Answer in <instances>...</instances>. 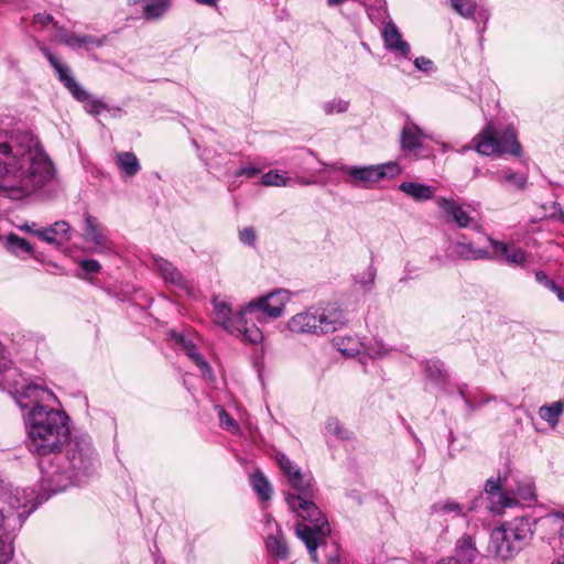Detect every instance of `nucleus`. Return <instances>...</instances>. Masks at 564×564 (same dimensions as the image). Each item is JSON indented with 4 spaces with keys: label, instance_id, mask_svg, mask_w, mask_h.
<instances>
[{
    "label": "nucleus",
    "instance_id": "f257e3e1",
    "mask_svg": "<svg viewBox=\"0 0 564 564\" xmlns=\"http://www.w3.org/2000/svg\"><path fill=\"white\" fill-rule=\"evenodd\" d=\"M53 176V163L31 132L0 129V196L22 199Z\"/></svg>",
    "mask_w": 564,
    "mask_h": 564
},
{
    "label": "nucleus",
    "instance_id": "f03ea898",
    "mask_svg": "<svg viewBox=\"0 0 564 564\" xmlns=\"http://www.w3.org/2000/svg\"><path fill=\"white\" fill-rule=\"evenodd\" d=\"M65 444V453L59 449L39 462L40 488L47 494L61 492L73 485L80 486L95 471L96 452L88 434L69 436Z\"/></svg>",
    "mask_w": 564,
    "mask_h": 564
},
{
    "label": "nucleus",
    "instance_id": "7ed1b4c3",
    "mask_svg": "<svg viewBox=\"0 0 564 564\" xmlns=\"http://www.w3.org/2000/svg\"><path fill=\"white\" fill-rule=\"evenodd\" d=\"M275 459L290 486L299 492V495L288 494L285 496L289 508L304 521L296 524V535L304 542L312 557L316 560V534L328 532L329 524L318 507L312 501L314 497L313 478L310 474L302 473L301 468L285 454L278 453Z\"/></svg>",
    "mask_w": 564,
    "mask_h": 564
},
{
    "label": "nucleus",
    "instance_id": "20e7f679",
    "mask_svg": "<svg viewBox=\"0 0 564 564\" xmlns=\"http://www.w3.org/2000/svg\"><path fill=\"white\" fill-rule=\"evenodd\" d=\"M52 404L37 405L24 415L26 446L42 458L59 451L70 436L68 414Z\"/></svg>",
    "mask_w": 564,
    "mask_h": 564
},
{
    "label": "nucleus",
    "instance_id": "39448f33",
    "mask_svg": "<svg viewBox=\"0 0 564 564\" xmlns=\"http://www.w3.org/2000/svg\"><path fill=\"white\" fill-rule=\"evenodd\" d=\"M346 323L345 313L335 304L312 306L292 316L288 328L294 334L324 335L336 332Z\"/></svg>",
    "mask_w": 564,
    "mask_h": 564
},
{
    "label": "nucleus",
    "instance_id": "423d86ee",
    "mask_svg": "<svg viewBox=\"0 0 564 564\" xmlns=\"http://www.w3.org/2000/svg\"><path fill=\"white\" fill-rule=\"evenodd\" d=\"M212 304L214 311L213 321L225 332L242 337L251 344L262 341L263 333L259 325L251 324L249 313L246 312V305L235 312L229 301L221 295H214Z\"/></svg>",
    "mask_w": 564,
    "mask_h": 564
},
{
    "label": "nucleus",
    "instance_id": "0eeeda50",
    "mask_svg": "<svg viewBox=\"0 0 564 564\" xmlns=\"http://www.w3.org/2000/svg\"><path fill=\"white\" fill-rule=\"evenodd\" d=\"M471 149L484 156L503 154L520 156L522 153V148L517 140V131L513 127H507L499 132L491 123L484 127L480 132L473 138L471 144L465 145L459 152L465 153Z\"/></svg>",
    "mask_w": 564,
    "mask_h": 564
},
{
    "label": "nucleus",
    "instance_id": "6e6552de",
    "mask_svg": "<svg viewBox=\"0 0 564 564\" xmlns=\"http://www.w3.org/2000/svg\"><path fill=\"white\" fill-rule=\"evenodd\" d=\"M533 530L530 519L516 518L495 529L490 534V545L497 556L510 558L519 553L531 540Z\"/></svg>",
    "mask_w": 564,
    "mask_h": 564
},
{
    "label": "nucleus",
    "instance_id": "1a4fd4ad",
    "mask_svg": "<svg viewBox=\"0 0 564 564\" xmlns=\"http://www.w3.org/2000/svg\"><path fill=\"white\" fill-rule=\"evenodd\" d=\"M40 51L47 58L54 68L58 80L70 93V95L79 102L84 104L85 110L90 115H99L107 109V106L100 100L91 96L72 75L70 68L62 63L46 46H41Z\"/></svg>",
    "mask_w": 564,
    "mask_h": 564
},
{
    "label": "nucleus",
    "instance_id": "9d476101",
    "mask_svg": "<svg viewBox=\"0 0 564 564\" xmlns=\"http://www.w3.org/2000/svg\"><path fill=\"white\" fill-rule=\"evenodd\" d=\"M332 167L346 176V183L357 187H370L381 180L393 178L401 174V167L392 161L364 166L334 164Z\"/></svg>",
    "mask_w": 564,
    "mask_h": 564
},
{
    "label": "nucleus",
    "instance_id": "9b49d317",
    "mask_svg": "<svg viewBox=\"0 0 564 564\" xmlns=\"http://www.w3.org/2000/svg\"><path fill=\"white\" fill-rule=\"evenodd\" d=\"M289 300L290 294L286 290H275L249 302L246 305V312L249 313L251 324L262 325L267 323L268 318L280 317Z\"/></svg>",
    "mask_w": 564,
    "mask_h": 564
},
{
    "label": "nucleus",
    "instance_id": "f8f14e48",
    "mask_svg": "<svg viewBox=\"0 0 564 564\" xmlns=\"http://www.w3.org/2000/svg\"><path fill=\"white\" fill-rule=\"evenodd\" d=\"M10 393L22 410L29 409L30 411L37 405L58 403L56 395L50 389L28 379L15 381L10 388Z\"/></svg>",
    "mask_w": 564,
    "mask_h": 564
},
{
    "label": "nucleus",
    "instance_id": "ddd939ff",
    "mask_svg": "<svg viewBox=\"0 0 564 564\" xmlns=\"http://www.w3.org/2000/svg\"><path fill=\"white\" fill-rule=\"evenodd\" d=\"M30 516V511L22 513H4L0 509V564H7L13 556V533L20 530Z\"/></svg>",
    "mask_w": 564,
    "mask_h": 564
},
{
    "label": "nucleus",
    "instance_id": "4468645a",
    "mask_svg": "<svg viewBox=\"0 0 564 564\" xmlns=\"http://www.w3.org/2000/svg\"><path fill=\"white\" fill-rule=\"evenodd\" d=\"M42 494L35 495L33 489L14 488L6 490L2 495L3 501L9 506L7 513H22L32 511L42 500L47 499L52 494H47L41 488Z\"/></svg>",
    "mask_w": 564,
    "mask_h": 564
},
{
    "label": "nucleus",
    "instance_id": "2eb2a0df",
    "mask_svg": "<svg viewBox=\"0 0 564 564\" xmlns=\"http://www.w3.org/2000/svg\"><path fill=\"white\" fill-rule=\"evenodd\" d=\"M83 238L85 242L91 243V251L100 254H109L113 251V243L109 238L108 229L98 218L86 214L83 226Z\"/></svg>",
    "mask_w": 564,
    "mask_h": 564
},
{
    "label": "nucleus",
    "instance_id": "dca6fc26",
    "mask_svg": "<svg viewBox=\"0 0 564 564\" xmlns=\"http://www.w3.org/2000/svg\"><path fill=\"white\" fill-rule=\"evenodd\" d=\"M477 556L475 539L470 534H464L456 541L453 555L443 557L435 564H474Z\"/></svg>",
    "mask_w": 564,
    "mask_h": 564
},
{
    "label": "nucleus",
    "instance_id": "f3484780",
    "mask_svg": "<svg viewBox=\"0 0 564 564\" xmlns=\"http://www.w3.org/2000/svg\"><path fill=\"white\" fill-rule=\"evenodd\" d=\"M445 256L449 260L471 261L490 259V252L487 249L477 248L470 241H449L445 248Z\"/></svg>",
    "mask_w": 564,
    "mask_h": 564
},
{
    "label": "nucleus",
    "instance_id": "a211bd4d",
    "mask_svg": "<svg viewBox=\"0 0 564 564\" xmlns=\"http://www.w3.org/2000/svg\"><path fill=\"white\" fill-rule=\"evenodd\" d=\"M535 501L534 484L529 479L519 481L514 490L500 494V503L503 508H511L517 505L531 506Z\"/></svg>",
    "mask_w": 564,
    "mask_h": 564
},
{
    "label": "nucleus",
    "instance_id": "6ab92c4d",
    "mask_svg": "<svg viewBox=\"0 0 564 564\" xmlns=\"http://www.w3.org/2000/svg\"><path fill=\"white\" fill-rule=\"evenodd\" d=\"M381 34L388 51L392 52L397 57H410V44L402 39L400 30L392 20L384 23Z\"/></svg>",
    "mask_w": 564,
    "mask_h": 564
},
{
    "label": "nucleus",
    "instance_id": "aec40b11",
    "mask_svg": "<svg viewBox=\"0 0 564 564\" xmlns=\"http://www.w3.org/2000/svg\"><path fill=\"white\" fill-rule=\"evenodd\" d=\"M37 238L48 245L62 247L70 240V226L65 220H58L54 224L42 227L37 232Z\"/></svg>",
    "mask_w": 564,
    "mask_h": 564
},
{
    "label": "nucleus",
    "instance_id": "412c9836",
    "mask_svg": "<svg viewBox=\"0 0 564 564\" xmlns=\"http://www.w3.org/2000/svg\"><path fill=\"white\" fill-rule=\"evenodd\" d=\"M449 2L453 10L463 18L475 19V15H477L482 20L484 26L479 29V32L482 33L485 31L486 22L489 19V12L485 7L479 6L476 0H449Z\"/></svg>",
    "mask_w": 564,
    "mask_h": 564
},
{
    "label": "nucleus",
    "instance_id": "4be33fe9",
    "mask_svg": "<svg viewBox=\"0 0 564 564\" xmlns=\"http://www.w3.org/2000/svg\"><path fill=\"white\" fill-rule=\"evenodd\" d=\"M56 37L61 43L70 48L87 47L89 45L100 47L105 44L104 37H96L89 34L77 35L65 28L58 29Z\"/></svg>",
    "mask_w": 564,
    "mask_h": 564
},
{
    "label": "nucleus",
    "instance_id": "5701e85b",
    "mask_svg": "<svg viewBox=\"0 0 564 564\" xmlns=\"http://www.w3.org/2000/svg\"><path fill=\"white\" fill-rule=\"evenodd\" d=\"M497 259H505L510 264H523L527 261V253L521 248L508 245L503 241L488 239Z\"/></svg>",
    "mask_w": 564,
    "mask_h": 564
},
{
    "label": "nucleus",
    "instance_id": "b1692460",
    "mask_svg": "<svg viewBox=\"0 0 564 564\" xmlns=\"http://www.w3.org/2000/svg\"><path fill=\"white\" fill-rule=\"evenodd\" d=\"M485 175L498 182L501 185H508L517 191H523L528 183V177L525 174L514 172L510 169L497 171L487 170L485 172Z\"/></svg>",
    "mask_w": 564,
    "mask_h": 564
},
{
    "label": "nucleus",
    "instance_id": "393cba45",
    "mask_svg": "<svg viewBox=\"0 0 564 564\" xmlns=\"http://www.w3.org/2000/svg\"><path fill=\"white\" fill-rule=\"evenodd\" d=\"M154 262L165 283H170L180 290L187 289L185 276L170 261L163 258H154Z\"/></svg>",
    "mask_w": 564,
    "mask_h": 564
},
{
    "label": "nucleus",
    "instance_id": "a878e982",
    "mask_svg": "<svg viewBox=\"0 0 564 564\" xmlns=\"http://www.w3.org/2000/svg\"><path fill=\"white\" fill-rule=\"evenodd\" d=\"M438 207L443 210L445 216L457 224L460 228H466L473 221L468 213L462 208L456 202L446 199L444 197L438 198Z\"/></svg>",
    "mask_w": 564,
    "mask_h": 564
},
{
    "label": "nucleus",
    "instance_id": "bb28decb",
    "mask_svg": "<svg viewBox=\"0 0 564 564\" xmlns=\"http://www.w3.org/2000/svg\"><path fill=\"white\" fill-rule=\"evenodd\" d=\"M423 132L413 122L406 123L401 131V149L406 152L414 153L422 148Z\"/></svg>",
    "mask_w": 564,
    "mask_h": 564
},
{
    "label": "nucleus",
    "instance_id": "cd10ccee",
    "mask_svg": "<svg viewBox=\"0 0 564 564\" xmlns=\"http://www.w3.org/2000/svg\"><path fill=\"white\" fill-rule=\"evenodd\" d=\"M6 249L21 259H25L26 256H32L34 252V247L30 241L12 232L6 237Z\"/></svg>",
    "mask_w": 564,
    "mask_h": 564
},
{
    "label": "nucleus",
    "instance_id": "c85d7f7f",
    "mask_svg": "<svg viewBox=\"0 0 564 564\" xmlns=\"http://www.w3.org/2000/svg\"><path fill=\"white\" fill-rule=\"evenodd\" d=\"M425 372L426 377L435 383L437 387H440L442 390H444L446 393H451L448 390H446V384L448 380V373L446 369L444 368V364L438 359H431L427 360L425 366Z\"/></svg>",
    "mask_w": 564,
    "mask_h": 564
},
{
    "label": "nucleus",
    "instance_id": "c756f323",
    "mask_svg": "<svg viewBox=\"0 0 564 564\" xmlns=\"http://www.w3.org/2000/svg\"><path fill=\"white\" fill-rule=\"evenodd\" d=\"M399 189L416 202L429 200L434 196L432 186L416 182H402Z\"/></svg>",
    "mask_w": 564,
    "mask_h": 564
},
{
    "label": "nucleus",
    "instance_id": "7c9ffc66",
    "mask_svg": "<svg viewBox=\"0 0 564 564\" xmlns=\"http://www.w3.org/2000/svg\"><path fill=\"white\" fill-rule=\"evenodd\" d=\"M336 349L344 356L355 357L362 352L364 341L355 336H337L333 340Z\"/></svg>",
    "mask_w": 564,
    "mask_h": 564
},
{
    "label": "nucleus",
    "instance_id": "2f4dec72",
    "mask_svg": "<svg viewBox=\"0 0 564 564\" xmlns=\"http://www.w3.org/2000/svg\"><path fill=\"white\" fill-rule=\"evenodd\" d=\"M117 164L126 177H132L141 170L137 155L128 151L117 154Z\"/></svg>",
    "mask_w": 564,
    "mask_h": 564
},
{
    "label": "nucleus",
    "instance_id": "473e14b6",
    "mask_svg": "<svg viewBox=\"0 0 564 564\" xmlns=\"http://www.w3.org/2000/svg\"><path fill=\"white\" fill-rule=\"evenodd\" d=\"M170 7L171 0H144L143 17L149 21L161 19Z\"/></svg>",
    "mask_w": 564,
    "mask_h": 564
},
{
    "label": "nucleus",
    "instance_id": "72a5a7b5",
    "mask_svg": "<svg viewBox=\"0 0 564 564\" xmlns=\"http://www.w3.org/2000/svg\"><path fill=\"white\" fill-rule=\"evenodd\" d=\"M252 489L261 501H269L272 497V487L268 478L259 470L250 476Z\"/></svg>",
    "mask_w": 564,
    "mask_h": 564
},
{
    "label": "nucleus",
    "instance_id": "f704fd0d",
    "mask_svg": "<svg viewBox=\"0 0 564 564\" xmlns=\"http://www.w3.org/2000/svg\"><path fill=\"white\" fill-rule=\"evenodd\" d=\"M564 411V402L556 401L551 404H544L539 409V415L546 421L552 427L558 423V417Z\"/></svg>",
    "mask_w": 564,
    "mask_h": 564
},
{
    "label": "nucleus",
    "instance_id": "c9c22d12",
    "mask_svg": "<svg viewBox=\"0 0 564 564\" xmlns=\"http://www.w3.org/2000/svg\"><path fill=\"white\" fill-rule=\"evenodd\" d=\"M325 433L336 437L337 440H351L354 433L347 430L337 417H328L325 422Z\"/></svg>",
    "mask_w": 564,
    "mask_h": 564
},
{
    "label": "nucleus",
    "instance_id": "e433bc0d",
    "mask_svg": "<svg viewBox=\"0 0 564 564\" xmlns=\"http://www.w3.org/2000/svg\"><path fill=\"white\" fill-rule=\"evenodd\" d=\"M392 351V348L386 345L381 339L372 338L364 343L362 352L370 358H384Z\"/></svg>",
    "mask_w": 564,
    "mask_h": 564
},
{
    "label": "nucleus",
    "instance_id": "4c0bfd02",
    "mask_svg": "<svg viewBox=\"0 0 564 564\" xmlns=\"http://www.w3.org/2000/svg\"><path fill=\"white\" fill-rule=\"evenodd\" d=\"M330 532V530L326 533H317V546H323L324 550L326 551L325 553V556L327 558V563L328 564H339V561H340V550H339V546L337 543L333 542L330 543L329 545L325 544V543H322V541L324 540V538ZM317 551V549H315ZM310 556H312L310 554ZM314 562H318V558L316 557V560H314L313 557H311Z\"/></svg>",
    "mask_w": 564,
    "mask_h": 564
},
{
    "label": "nucleus",
    "instance_id": "58836bf2",
    "mask_svg": "<svg viewBox=\"0 0 564 564\" xmlns=\"http://www.w3.org/2000/svg\"><path fill=\"white\" fill-rule=\"evenodd\" d=\"M188 358L202 370L203 375L207 378L213 377V370L204 357L198 352L194 343L186 346L184 350Z\"/></svg>",
    "mask_w": 564,
    "mask_h": 564
},
{
    "label": "nucleus",
    "instance_id": "ea45409f",
    "mask_svg": "<svg viewBox=\"0 0 564 564\" xmlns=\"http://www.w3.org/2000/svg\"><path fill=\"white\" fill-rule=\"evenodd\" d=\"M291 178L288 177L286 172L269 171L261 176V184L263 186H288L290 185Z\"/></svg>",
    "mask_w": 564,
    "mask_h": 564
},
{
    "label": "nucleus",
    "instance_id": "a19ab883",
    "mask_svg": "<svg viewBox=\"0 0 564 564\" xmlns=\"http://www.w3.org/2000/svg\"><path fill=\"white\" fill-rule=\"evenodd\" d=\"M377 276V269L376 267L370 263L366 270H364L361 273H358L355 275V282L360 285V288L365 292H369L372 290L375 285V280Z\"/></svg>",
    "mask_w": 564,
    "mask_h": 564
},
{
    "label": "nucleus",
    "instance_id": "79ce46f5",
    "mask_svg": "<svg viewBox=\"0 0 564 564\" xmlns=\"http://www.w3.org/2000/svg\"><path fill=\"white\" fill-rule=\"evenodd\" d=\"M267 549L270 554L275 555L276 557L282 560H285L289 555L285 541H283L276 535L270 534L267 538Z\"/></svg>",
    "mask_w": 564,
    "mask_h": 564
},
{
    "label": "nucleus",
    "instance_id": "37998d69",
    "mask_svg": "<svg viewBox=\"0 0 564 564\" xmlns=\"http://www.w3.org/2000/svg\"><path fill=\"white\" fill-rule=\"evenodd\" d=\"M350 102L341 98H334L332 100L324 101L322 109L325 115L330 116L334 113H344L348 110Z\"/></svg>",
    "mask_w": 564,
    "mask_h": 564
},
{
    "label": "nucleus",
    "instance_id": "c03bdc74",
    "mask_svg": "<svg viewBox=\"0 0 564 564\" xmlns=\"http://www.w3.org/2000/svg\"><path fill=\"white\" fill-rule=\"evenodd\" d=\"M432 509L436 513H455L456 516H463L464 510L462 505L449 499L434 503Z\"/></svg>",
    "mask_w": 564,
    "mask_h": 564
},
{
    "label": "nucleus",
    "instance_id": "a18cd8bd",
    "mask_svg": "<svg viewBox=\"0 0 564 564\" xmlns=\"http://www.w3.org/2000/svg\"><path fill=\"white\" fill-rule=\"evenodd\" d=\"M169 339L175 344L180 349L185 350L193 341L187 338L183 333L175 329L169 332Z\"/></svg>",
    "mask_w": 564,
    "mask_h": 564
},
{
    "label": "nucleus",
    "instance_id": "49530a36",
    "mask_svg": "<svg viewBox=\"0 0 564 564\" xmlns=\"http://www.w3.org/2000/svg\"><path fill=\"white\" fill-rule=\"evenodd\" d=\"M239 240L249 247H254L257 241V234L253 227H245L239 231Z\"/></svg>",
    "mask_w": 564,
    "mask_h": 564
},
{
    "label": "nucleus",
    "instance_id": "de8ad7c7",
    "mask_svg": "<svg viewBox=\"0 0 564 564\" xmlns=\"http://www.w3.org/2000/svg\"><path fill=\"white\" fill-rule=\"evenodd\" d=\"M457 392L459 394V397L462 398V400L464 401V403L466 404L467 409L469 411H474L475 410V405L471 401V398H470V392H469V389H468V384L466 383H462V384H458L457 386Z\"/></svg>",
    "mask_w": 564,
    "mask_h": 564
},
{
    "label": "nucleus",
    "instance_id": "09e8293b",
    "mask_svg": "<svg viewBox=\"0 0 564 564\" xmlns=\"http://www.w3.org/2000/svg\"><path fill=\"white\" fill-rule=\"evenodd\" d=\"M415 67L424 73H431L434 70V63L427 57L420 56L414 59Z\"/></svg>",
    "mask_w": 564,
    "mask_h": 564
},
{
    "label": "nucleus",
    "instance_id": "8fccbe9b",
    "mask_svg": "<svg viewBox=\"0 0 564 564\" xmlns=\"http://www.w3.org/2000/svg\"><path fill=\"white\" fill-rule=\"evenodd\" d=\"M262 172V169L260 167H256V166H245V167H240L238 169L235 173H234V176L235 177H242V176H246L248 178H251L258 174H260Z\"/></svg>",
    "mask_w": 564,
    "mask_h": 564
},
{
    "label": "nucleus",
    "instance_id": "3c124183",
    "mask_svg": "<svg viewBox=\"0 0 564 564\" xmlns=\"http://www.w3.org/2000/svg\"><path fill=\"white\" fill-rule=\"evenodd\" d=\"M79 265L87 273H97L101 269L100 263L93 259L83 260Z\"/></svg>",
    "mask_w": 564,
    "mask_h": 564
},
{
    "label": "nucleus",
    "instance_id": "603ef678",
    "mask_svg": "<svg viewBox=\"0 0 564 564\" xmlns=\"http://www.w3.org/2000/svg\"><path fill=\"white\" fill-rule=\"evenodd\" d=\"M535 280L544 285L545 288H547L549 290H551L552 288H555V282L553 280H551L545 272L543 271H536L535 272Z\"/></svg>",
    "mask_w": 564,
    "mask_h": 564
},
{
    "label": "nucleus",
    "instance_id": "864d4df0",
    "mask_svg": "<svg viewBox=\"0 0 564 564\" xmlns=\"http://www.w3.org/2000/svg\"><path fill=\"white\" fill-rule=\"evenodd\" d=\"M18 228L22 231L31 234L37 238V232L41 231V228L37 227L35 223L24 221L21 225H18Z\"/></svg>",
    "mask_w": 564,
    "mask_h": 564
},
{
    "label": "nucleus",
    "instance_id": "5fc2aeb1",
    "mask_svg": "<svg viewBox=\"0 0 564 564\" xmlns=\"http://www.w3.org/2000/svg\"><path fill=\"white\" fill-rule=\"evenodd\" d=\"M54 18L50 13H37L33 18V22L41 25H47L50 23H53Z\"/></svg>",
    "mask_w": 564,
    "mask_h": 564
},
{
    "label": "nucleus",
    "instance_id": "6e6d98bb",
    "mask_svg": "<svg viewBox=\"0 0 564 564\" xmlns=\"http://www.w3.org/2000/svg\"><path fill=\"white\" fill-rule=\"evenodd\" d=\"M485 491L489 495H496L500 491L499 480L488 479L485 485Z\"/></svg>",
    "mask_w": 564,
    "mask_h": 564
},
{
    "label": "nucleus",
    "instance_id": "4d7b16f0",
    "mask_svg": "<svg viewBox=\"0 0 564 564\" xmlns=\"http://www.w3.org/2000/svg\"><path fill=\"white\" fill-rule=\"evenodd\" d=\"M218 415L224 426L230 427L235 425L234 419L223 408L219 409Z\"/></svg>",
    "mask_w": 564,
    "mask_h": 564
},
{
    "label": "nucleus",
    "instance_id": "13d9d810",
    "mask_svg": "<svg viewBox=\"0 0 564 564\" xmlns=\"http://www.w3.org/2000/svg\"><path fill=\"white\" fill-rule=\"evenodd\" d=\"M551 291L556 294L560 301L564 302V290L555 283V288H552Z\"/></svg>",
    "mask_w": 564,
    "mask_h": 564
},
{
    "label": "nucleus",
    "instance_id": "bf43d9fd",
    "mask_svg": "<svg viewBox=\"0 0 564 564\" xmlns=\"http://www.w3.org/2000/svg\"><path fill=\"white\" fill-rule=\"evenodd\" d=\"M197 3L199 4H205V6H209V7H215L217 6L218 1L219 0H195Z\"/></svg>",
    "mask_w": 564,
    "mask_h": 564
},
{
    "label": "nucleus",
    "instance_id": "052dcab7",
    "mask_svg": "<svg viewBox=\"0 0 564 564\" xmlns=\"http://www.w3.org/2000/svg\"><path fill=\"white\" fill-rule=\"evenodd\" d=\"M299 183H300L301 185H310V184H311V182H310V181L304 180V178H301V180L299 181Z\"/></svg>",
    "mask_w": 564,
    "mask_h": 564
},
{
    "label": "nucleus",
    "instance_id": "680f3d73",
    "mask_svg": "<svg viewBox=\"0 0 564 564\" xmlns=\"http://www.w3.org/2000/svg\"><path fill=\"white\" fill-rule=\"evenodd\" d=\"M236 188H237V185L234 182L230 183L229 186H228L229 191H235Z\"/></svg>",
    "mask_w": 564,
    "mask_h": 564
},
{
    "label": "nucleus",
    "instance_id": "e2e57ef3",
    "mask_svg": "<svg viewBox=\"0 0 564 564\" xmlns=\"http://www.w3.org/2000/svg\"><path fill=\"white\" fill-rule=\"evenodd\" d=\"M552 517H555V518H563V513L562 512H553L552 513Z\"/></svg>",
    "mask_w": 564,
    "mask_h": 564
},
{
    "label": "nucleus",
    "instance_id": "0e129e2a",
    "mask_svg": "<svg viewBox=\"0 0 564 564\" xmlns=\"http://www.w3.org/2000/svg\"><path fill=\"white\" fill-rule=\"evenodd\" d=\"M554 564H564V555L558 557Z\"/></svg>",
    "mask_w": 564,
    "mask_h": 564
},
{
    "label": "nucleus",
    "instance_id": "69168bd1",
    "mask_svg": "<svg viewBox=\"0 0 564 564\" xmlns=\"http://www.w3.org/2000/svg\"><path fill=\"white\" fill-rule=\"evenodd\" d=\"M560 536L564 538V525H562L560 529Z\"/></svg>",
    "mask_w": 564,
    "mask_h": 564
},
{
    "label": "nucleus",
    "instance_id": "338daca9",
    "mask_svg": "<svg viewBox=\"0 0 564 564\" xmlns=\"http://www.w3.org/2000/svg\"><path fill=\"white\" fill-rule=\"evenodd\" d=\"M479 174V169H475V173H474V176L476 177L477 175Z\"/></svg>",
    "mask_w": 564,
    "mask_h": 564
},
{
    "label": "nucleus",
    "instance_id": "774afa93",
    "mask_svg": "<svg viewBox=\"0 0 564 564\" xmlns=\"http://www.w3.org/2000/svg\"><path fill=\"white\" fill-rule=\"evenodd\" d=\"M560 217L564 221V213L563 212H561V216Z\"/></svg>",
    "mask_w": 564,
    "mask_h": 564
}]
</instances>
